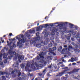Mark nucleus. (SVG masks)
<instances>
[{"label": "nucleus", "instance_id": "5", "mask_svg": "<svg viewBox=\"0 0 80 80\" xmlns=\"http://www.w3.org/2000/svg\"><path fill=\"white\" fill-rule=\"evenodd\" d=\"M71 49H73V47L72 46H69L66 49H62V52L63 54H69L70 52L69 51H70Z\"/></svg>", "mask_w": 80, "mask_h": 80}, {"label": "nucleus", "instance_id": "59", "mask_svg": "<svg viewBox=\"0 0 80 80\" xmlns=\"http://www.w3.org/2000/svg\"><path fill=\"white\" fill-rule=\"evenodd\" d=\"M37 60H39L40 59V57L38 56L37 57Z\"/></svg>", "mask_w": 80, "mask_h": 80}, {"label": "nucleus", "instance_id": "61", "mask_svg": "<svg viewBox=\"0 0 80 80\" xmlns=\"http://www.w3.org/2000/svg\"><path fill=\"white\" fill-rule=\"evenodd\" d=\"M3 62H1L0 63V65H3Z\"/></svg>", "mask_w": 80, "mask_h": 80}, {"label": "nucleus", "instance_id": "15", "mask_svg": "<svg viewBox=\"0 0 80 80\" xmlns=\"http://www.w3.org/2000/svg\"><path fill=\"white\" fill-rule=\"evenodd\" d=\"M34 64L36 67H38L39 68H42V67H43V66L42 64H39L38 65L37 63L36 62H35Z\"/></svg>", "mask_w": 80, "mask_h": 80}, {"label": "nucleus", "instance_id": "31", "mask_svg": "<svg viewBox=\"0 0 80 80\" xmlns=\"http://www.w3.org/2000/svg\"><path fill=\"white\" fill-rule=\"evenodd\" d=\"M21 67L22 68H23L25 67V65L23 64H22L21 65Z\"/></svg>", "mask_w": 80, "mask_h": 80}, {"label": "nucleus", "instance_id": "3", "mask_svg": "<svg viewBox=\"0 0 80 80\" xmlns=\"http://www.w3.org/2000/svg\"><path fill=\"white\" fill-rule=\"evenodd\" d=\"M40 33L39 32H38L36 33V35L37 37L34 38L35 39V40H32L31 41V43L32 44H33L34 43H38L39 42V40L40 39Z\"/></svg>", "mask_w": 80, "mask_h": 80}, {"label": "nucleus", "instance_id": "35", "mask_svg": "<svg viewBox=\"0 0 80 80\" xmlns=\"http://www.w3.org/2000/svg\"><path fill=\"white\" fill-rule=\"evenodd\" d=\"M16 76H17V74L15 73H14L12 74V78H15V77H16Z\"/></svg>", "mask_w": 80, "mask_h": 80}, {"label": "nucleus", "instance_id": "55", "mask_svg": "<svg viewBox=\"0 0 80 80\" xmlns=\"http://www.w3.org/2000/svg\"><path fill=\"white\" fill-rule=\"evenodd\" d=\"M15 72V71H13L12 72H11V74H14V73Z\"/></svg>", "mask_w": 80, "mask_h": 80}, {"label": "nucleus", "instance_id": "16", "mask_svg": "<svg viewBox=\"0 0 80 80\" xmlns=\"http://www.w3.org/2000/svg\"><path fill=\"white\" fill-rule=\"evenodd\" d=\"M45 52H42L41 53V54H39V55L40 57V58H44V57L43 56L45 55Z\"/></svg>", "mask_w": 80, "mask_h": 80}, {"label": "nucleus", "instance_id": "34", "mask_svg": "<svg viewBox=\"0 0 80 80\" xmlns=\"http://www.w3.org/2000/svg\"><path fill=\"white\" fill-rule=\"evenodd\" d=\"M41 61L43 63H44V64H47V62L44 60H41Z\"/></svg>", "mask_w": 80, "mask_h": 80}, {"label": "nucleus", "instance_id": "62", "mask_svg": "<svg viewBox=\"0 0 80 80\" xmlns=\"http://www.w3.org/2000/svg\"><path fill=\"white\" fill-rule=\"evenodd\" d=\"M66 68H68V67H66L64 68H62V69H66Z\"/></svg>", "mask_w": 80, "mask_h": 80}, {"label": "nucleus", "instance_id": "48", "mask_svg": "<svg viewBox=\"0 0 80 80\" xmlns=\"http://www.w3.org/2000/svg\"><path fill=\"white\" fill-rule=\"evenodd\" d=\"M17 80H22V78L20 77H18Z\"/></svg>", "mask_w": 80, "mask_h": 80}, {"label": "nucleus", "instance_id": "45", "mask_svg": "<svg viewBox=\"0 0 80 80\" xmlns=\"http://www.w3.org/2000/svg\"><path fill=\"white\" fill-rule=\"evenodd\" d=\"M2 80H7V79H6V78L5 77V76H2Z\"/></svg>", "mask_w": 80, "mask_h": 80}, {"label": "nucleus", "instance_id": "28", "mask_svg": "<svg viewBox=\"0 0 80 80\" xmlns=\"http://www.w3.org/2000/svg\"><path fill=\"white\" fill-rule=\"evenodd\" d=\"M34 32H35V31L34 30H30L29 33H33Z\"/></svg>", "mask_w": 80, "mask_h": 80}, {"label": "nucleus", "instance_id": "25", "mask_svg": "<svg viewBox=\"0 0 80 80\" xmlns=\"http://www.w3.org/2000/svg\"><path fill=\"white\" fill-rule=\"evenodd\" d=\"M69 25L70 26V28H73L72 27H73L74 26V25L73 24H72L71 23H69Z\"/></svg>", "mask_w": 80, "mask_h": 80}, {"label": "nucleus", "instance_id": "36", "mask_svg": "<svg viewBox=\"0 0 80 80\" xmlns=\"http://www.w3.org/2000/svg\"><path fill=\"white\" fill-rule=\"evenodd\" d=\"M21 75L22 77V78H25V75L24 74H22Z\"/></svg>", "mask_w": 80, "mask_h": 80}, {"label": "nucleus", "instance_id": "12", "mask_svg": "<svg viewBox=\"0 0 80 80\" xmlns=\"http://www.w3.org/2000/svg\"><path fill=\"white\" fill-rule=\"evenodd\" d=\"M67 23H68V22H65V23H62L58 24V25L56 27H59V29H60V30H62V29H63V25H65V24L66 25L67 24Z\"/></svg>", "mask_w": 80, "mask_h": 80}, {"label": "nucleus", "instance_id": "6", "mask_svg": "<svg viewBox=\"0 0 80 80\" xmlns=\"http://www.w3.org/2000/svg\"><path fill=\"white\" fill-rule=\"evenodd\" d=\"M30 67V68L32 70H35L36 69V68L35 67V66L34 63H32L31 65L30 64V62H27L25 67V68L27 69L28 68H29Z\"/></svg>", "mask_w": 80, "mask_h": 80}, {"label": "nucleus", "instance_id": "56", "mask_svg": "<svg viewBox=\"0 0 80 80\" xmlns=\"http://www.w3.org/2000/svg\"><path fill=\"white\" fill-rule=\"evenodd\" d=\"M55 8H56L55 7L52 8V10H55Z\"/></svg>", "mask_w": 80, "mask_h": 80}, {"label": "nucleus", "instance_id": "30", "mask_svg": "<svg viewBox=\"0 0 80 80\" xmlns=\"http://www.w3.org/2000/svg\"><path fill=\"white\" fill-rule=\"evenodd\" d=\"M47 58L48 60H51V58H52V57H51V56H48Z\"/></svg>", "mask_w": 80, "mask_h": 80}, {"label": "nucleus", "instance_id": "18", "mask_svg": "<svg viewBox=\"0 0 80 80\" xmlns=\"http://www.w3.org/2000/svg\"><path fill=\"white\" fill-rule=\"evenodd\" d=\"M50 43L52 45H54V46H57V43L55 42L54 41H51L50 42Z\"/></svg>", "mask_w": 80, "mask_h": 80}, {"label": "nucleus", "instance_id": "43", "mask_svg": "<svg viewBox=\"0 0 80 80\" xmlns=\"http://www.w3.org/2000/svg\"><path fill=\"white\" fill-rule=\"evenodd\" d=\"M66 78L65 77H62V80H66Z\"/></svg>", "mask_w": 80, "mask_h": 80}, {"label": "nucleus", "instance_id": "11", "mask_svg": "<svg viewBox=\"0 0 80 80\" xmlns=\"http://www.w3.org/2000/svg\"><path fill=\"white\" fill-rule=\"evenodd\" d=\"M46 71H47L46 69H44L42 72V73H40L38 74V75L40 76L41 78H43V77H44V75H45V72H46Z\"/></svg>", "mask_w": 80, "mask_h": 80}, {"label": "nucleus", "instance_id": "42", "mask_svg": "<svg viewBox=\"0 0 80 80\" xmlns=\"http://www.w3.org/2000/svg\"><path fill=\"white\" fill-rule=\"evenodd\" d=\"M46 48L45 47L42 48V50H43V51H45V50H46Z\"/></svg>", "mask_w": 80, "mask_h": 80}, {"label": "nucleus", "instance_id": "50", "mask_svg": "<svg viewBox=\"0 0 80 80\" xmlns=\"http://www.w3.org/2000/svg\"><path fill=\"white\" fill-rule=\"evenodd\" d=\"M54 68H55V69H57V65H55L54 66Z\"/></svg>", "mask_w": 80, "mask_h": 80}, {"label": "nucleus", "instance_id": "10", "mask_svg": "<svg viewBox=\"0 0 80 80\" xmlns=\"http://www.w3.org/2000/svg\"><path fill=\"white\" fill-rule=\"evenodd\" d=\"M80 44H78V45H76V47L73 48V49L74 50L75 52H77V53H79L80 50L77 48H80Z\"/></svg>", "mask_w": 80, "mask_h": 80}, {"label": "nucleus", "instance_id": "24", "mask_svg": "<svg viewBox=\"0 0 80 80\" xmlns=\"http://www.w3.org/2000/svg\"><path fill=\"white\" fill-rule=\"evenodd\" d=\"M48 37L46 38H44L45 39H46V41H47V42H50V39L49 38H48Z\"/></svg>", "mask_w": 80, "mask_h": 80}, {"label": "nucleus", "instance_id": "40", "mask_svg": "<svg viewBox=\"0 0 80 80\" xmlns=\"http://www.w3.org/2000/svg\"><path fill=\"white\" fill-rule=\"evenodd\" d=\"M50 40H54L55 38H54V37H50Z\"/></svg>", "mask_w": 80, "mask_h": 80}, {"label": "nucleus", "instance_id": "14", "mask_svg": "<svg viewBox=\"0 0 80 80\" xmlns=\"http://www.w3.org/2000/svg\"><path fill=\"white\" fill-rule=\"evenodd\" d=\"M15 70L16 72H17V76H18V77H20V76H21L22 74V73H21V72H20V71L19 70H18L17 69H15Z\"/></svg>", "mask_w": 80, "mask_h": 80}, {"label": "nucleus", "instance_id": "7", "mask_svg": "<svg viewBox=\"0 0 80 80\" xmlns=\"http://www.w3.org/2000/svg\"><path fill=\"white\" fill-rule=\"evenodd\" d=\"M57 50V47H53L52 48L49 49V50L50 52L48 53V55H51L50 53H52L53 55H56V54L55 52H54L55 50Z\"/></svg>", "mask_w": 80, "mask_h": 80}, {"label": "nucleus", "instance_id": "60", "mask_svg": "<svg viewBox=\"0 0 80 80\" xmlns=\"http://www.w3.org/2000/svg\"><path fill=\"white\" fill-rule=\"evenodd\" d=\"M48 68H52V66L51 65H49L48 66Z\"/></svg>", "mask_w": 80, "mask_h": 80}, {"label": "nucleus", "instance_id": "9", "mask_svg": "<svg viewBox=\"0 0 80 80\" xmlns=\"http://www.w3.org/2000/svg\"><path fill=\"white\" fill-rule=\"evenodd\" d=\"M8 53L9 55H10L13 56L15 55V54H17L15 52L12 51V49L11 48H10V49L8 50Z\"/></svg>", "mask_w": 80, "mask_h": 80}, {"label": "nucleus", "instance_id": "26", "mask_svg": "<svg viewBox=\"0 0 80 80\" xmlns=\"http://www.w3.org/2000/svg\"><path fill=\"white\" fill-rule=\"evenodd\" d=\"M25 33L27 34V36L28 38H29L30 37V34H28V32H25Z\"/></svg>", "mask_w": 80, "mask_h": 80}, {"label": "nucleus", "instance_id": "46", "mask_svg": "<svg viewBox=\"0 0 80 80\" xmlns=\"http://www.w3.org/2000/svg\"><path fill=\"white\" fill-rule=\"evenodd\" d=\"M47 76L48 77H52V75H50V74L49 73H47Z\"/></svg>", "mask_w": 80, "mask_h": 80}, {"label": "nucleus", "instance_id": "64", "mask_svg": "<svg viewBox=\"0 0 80 80\" xmlns=\"http://www.w3.org/2000/svg\"><path fill=\"white\" fill-rule=\"evenodd\" d=\"M75 28L76 29V30H77V29L78 28V27L75 26Z\"/></svg>", "mask_w": 80, "mask_h": 80}, {"label": "nucleus", "instance_id": "1", "mask_svg": "<svg viewBox=\"0 0 80 80\" xmlns=\"http://www.w3.org/2000/svg\"><path fill=\"white\" fill-rule=\"evenodd\" d=\"M79 70H80V69L74 68L72 71H70L69 72H68V69L62 71L61 72H60L58 74H57L56 76V77H62V76L64 74H67V73L72 74L73 73L78 72Z\"/></svg>", "mask_w": 80, "mask_h": 80}, {"label": "nucleus", "instance_id": "13", "mask_svg": "<svg viewBox=\"0 0 80 80\" xmlns=\"http://www.w3.org/2000/svg\"><path fill=\"white\" fill-rule=\"evenodd\" d=\"M42 33H45L44 35V38H46L47 37H48V35H49L48 32H47V30L46 29L43 31L42 32Z\"/></svg>", "mask_w": 80, "mask_h": 80}, {"label": "nucleus", "instance_id": "47", "mask_svg": "<svg viewBox=\"0 0 80 80\" xmlns=\"http://www.w3.org/2000/svg\"><path fill=\"white\" fill-rule=\"evenodd\" d=\"M73 60H74V58H71V62H74Z\"/></svg>", "mask_w": 80, "mask_h": 80}, {"label": "nucleus", "instance_id": "58", "mask_svg": "<svg viewBox=\"0 0 80 80\" xmlns=\"http://www.w3.org/2000/svg\"><path fill=\"white\" fill-rule=\"evenodd\" d=\"M50 25L51 27H53V23L50 24Z\"/></svg>", "mask_w": 80, "mask_h": 80}, {"label": "nucleus", "instance_id": "33", "mask_svg": "<svg viewBox=\"0 0 80 80\" xmlns=\"http://www.w3.org/2000/svg\"><path fill=\"white\" fill-rule=\"evenodd\" d=\"M13 57V55H11V56H9L8 58L9 60H10V59H11V58H12Z\"/></svg>", "mask_w": 80, "mask_h": 80}, {"label": "nucleus", "instance_id": "21", "mask_svg": "<svg viewBox=\"0 0 80 80\" xmlns=\"http://www.w3.org/2000/svg\"><path fill=\"white\" fill-rule=\"evenodd\" d=\"M36 46L38 48H40L41 47V46H43V45H42V44L41 43H40V44H37L36 45Z\"/></svg>", "mask_w": 80, "mask_h": 80}, {"label": "nucleus", "instance_id": "23", "mask_svg": "<svg viewBox=\"0 0 80 80\" xmlns=\"http://www.w3.org/2000/svg\"><path fill=\"white\" fill-rule=\"evenodd\" d=\"M55 41H56V42H57V43H59L60 41L59 40V39L58 38V37L56 38L55 39Z\"/></svg>", "mask_w": 80, "mask_h": 80}, {"label": "nucleus", "instance_id": "37", "mask_svg": "<svg viewBox=\"0 0 80 80\" xmlns=\"http://www.w3.org/2000/svg\"><path fill=\"white\" fill-rule=\"evenodd\" d=\"M75 79H77V80H80V77L79 76L78 77H76L75 78Z\"/></svg>", "mask_w": 80, "mask_h": 80}, {"label": "nucleus", "instance_id": "2", "mask_svg": "<svg viewBox=\"0 0 80 80\" xmlns=\"http://www.w3.org/2000/svg\"><path fill=\"white\" fill-rule=\"evenodd\" d=\"M21 37L22 39H21V38L20 37L19 38L18 36L16 37V39L18 40L19 42H18L17 43V46H19L20 45H22V43H24L25 42L26 38L24 37V36L23 35H22L21 36Z\"/></svg>", "mask_w": 80, "mask_h": 80}, {"label": "nucleus", "instance_id": "54", "mask_svg": "<svg viewBox=\"0 0 80 80\" xmlns=\"http://www.w3.org/2000/svg\"><path fill=\"white\" fill-rule=\"evenodd\" d=\"M13 47H16V45L15 44H13L12 45Z\"/></svg>", "mask_w": 80, "mask_h": 80}, {"label": "nucleus", "instance_id": "51", "mask_svg": "<svg viewBox=\"0 0 80 80\" xmlns=\"http://www.w3.org/2000/svg\"><path fill=\"white\" fill-rule=\"evenodd\" d=\"M54 80H60V78H57L55 79Z\"/></svg>", "mask_w": 80, "mask_h": 80}, {"label": "nucleus", "instance_id": "52", "mask_svg": "<svg viewBox=\"0 0 80 80\" xmlns=\"http://www.w3.org/2000/svg\"><path fill=\"white\" fill-rule=\"evenodd\" d=\"M71 40L72 41H75V39H74V38H72Z\"/></svg>", "mask_w": 80, "mask_h": 80}, {"label": "nucleus", "instance_id": "20", "mask_svg": "<svg viewBox=\"0 0 80 80\" xmlns=\"http://www.w3.org/2000/svg\"><path fill=\"white\" fill-rule=\"evenodd\" d=\"M79 34L78 33L77 34V37H76V38L78 40V42H79V43H80V37H79V36H78V35H79Z\"/></svg>", "mask_w": 80, "mask_h": 80}, {"label": "nucleus", "instance_id": "29", "mask_svg": "<svg viewBox=\"0 0 80 80\" xmlns=\"http://www.w3.org/2000/svg\"><path fill=\"white\" fill-rule=\"evenodd\" d=\"M57 30V28H52V31H53V32H55Z\"/></svg>", "mask_w": 80, "mask_h": 80}, {"label": "nucleus", "instance_id": "39", "mask_svg": "<svg viewBox=\"0 0 80 80\" xmlns=\"http://www.w3.org/2000/svg\"><path fill=\"white\" fill-rule=\"evenodd\" d=\"M52 46H53V45H52L51 43L48 44V47L51 48L52 47Z\"/></svg>", "mask_w": 80, "mask_h": 80}, {"label": "nucleus", "instance_id": "38", "mask_svg": "<svg viewBox=\"0 0 80 80\" xmlns=\"http://www.w3.org/2000/svg\"><path fill=\"white\" fill-rule=\"evenodd\" d=\"M7 60H8V59H5V60L4 61V63H7V62H8Z\"/></svg>", "mask_w": 80, "mask_h": 80}, {"label": "nucleus", "instance_id": "32", "mask_svg": "<svg viewBox=\"0 0 80 80\" xmlns=\"http://www.w3.org/2000/svg\"><path fill=\"white\" fill-rule=\"evenodd\" d=\"M71 34H70V36H68L67 38V39L68 40H69L70 39V37H71Z\"/></svg>", "mask_w": 80, "mask_h": 80}, {"label": "nucleus", "instance_id": "49", "mask_svg": "<svg viewBox=\"0 0 80 80\" xmlns=\"http://www.w3.org/2000/svg\"><path fill=\"white\" fill-rule=\"evenodd\" d=\"M78 60V58L77 57H75L74 58V61H77V60Z\"/></svg>", "mask_w": 80, "mask_h": 80}, {"label": "nucleus", "instance_id": "4", "mask_svg": "<svg viewBox=\"0 0 80 80\" xmlns=\"http://www.w3.org/2000/svg\"><path fill=\"white\" fill-rule=\"evenodd\" d=\"M18 58V61L20 63H21V60H23L24 59V56L19 55L18 53H16L15 54V57L13 58L14 60H17V58Z\"/></svg>", "mask_w": 80, "mask_h": 80}, {"label": "nucleus", "instance_id": "27", "mask_svg": "<svg viewBox=\"0 0 80 80\" xmlns=\"http://www.w3.org/2000/svg\"><path fill=\"white\" fill-rule=\"evenodd\" d=\"M62 49V46H60L59 48H58V51H59V52H60L61 51V50Z\"/></svg>", "mask_w": 80, "mask_h": 80}, {"label": "nucleus", "instance_id": "17", "mask_svg": "<svg viewBox=\"0 0 80 80\" xmlns=\"http://www.w3.org/2000/svg\"><path fill=\"white\" fill-rule=\"evenodd\" d=\"M40 43H42V46H43V45H47V44L48 43V42H47V41H45L44 42L43 41L41 42Z\"/></svg>", "mask_w": 80, "mask_h": 80}, {"label": "nucleus", "instance_id": "57", "mask_svg": "<svg viewBox=\"0 0 80 80\" xmlns=\"http://www.w3.org/2000/svg\"><path fill=\"white\" fill-rule=\"evenodd\" d=\"M48 26V24H46L45 25V27H47Z\"/></svg>", "mask_w": 80, "mask_h": 80}, {"label": "nucleus", "instance_id": "53", "mask_svg": "<svg viewBox=\"0 0 80 80\" xmlns=\"http://www.w3.org/2000/svg\"><path fill=\"white\" fill-rule=\"evenodd\" d=\"M2 55H3V54L2 53L0 54V58H2Z\"/></svg>", "mask_w": 80, "mask_h": 80}, {"label": "nucleus", "instance_id": "41", "mask_svg": "<svg viewBox=\"0 0 80 80\" xmlns=\"http://www.w3.org/2000/svg\"><path fill=\"white\" fill-rule=\"evenodd\" d=\"M63 30L64 32H66L67 31V28L66 27H64L63 28Z\"/></svg>", "mask_w": 80, "mask_h": 80}, {"label": "nucleus", "instance_id": "44", "mask_svg": "<svg viewBox=\"0 0 80 80\" xmlns=\"http://www.w3.org/2000/svg\"><path fill=\"white\" fill-rule=\"evenodd\" d=\"M40 27H38L36 29V31H40Z\"/></svg>", "mask_w": 80, "mask_h": 80}, {"label": "nucleus", "instance_id": "63", "mask_svg": "<svg viewBox=\"0 0 80 80\" xmlns=\"http://www.w3.org/2000/svg\"><path fill=\"white\" fill-rule=\"evenodd\" d=\"M9 35L10 37H11L12 35V33H10L9 34Z\"/></svg>", "mask_w": 80, "mask_h": 80}, {"label": "nucleus", "instance_id": "19", "mask_svg": "<svg viewBox=\"0 0 80 80\" xmlns=\"http://www.w3.org/2000/svg\"><path fill=\"white\" fill-rule=\"evenodd\" d=\"M7 53H4L3 54V58L6 59H8V58H7Z\"/></svg>", "mask_w": 80, "mask_h": 80}, {"label": "nucleus", "instance_id": "22", "mask_svg": "<svg viewBox=\"0 0 80 80\" xmlns=\"http://www.w3.org/2000/svg\"><path fill=\"white\" fill-rule=\"evenodd\" d=\"M13 65H15L14 67H17L18 68V62H16L15 64H13Z\"/></svg>", "mask_w": 80, "mask_h": 80}, {"label": "nucleus", "instance_id": "8", "mask_svg": "<svg viewBox=\"0 0 80 80\" xmlns=\"http://www.w3.org/2000/svg\"><path fill=\"white\" fill-rule=\"evenodd\" d=\"M0 74L1 75H5H5H6V77L8 78H9V77L11 75L10 73L8 72H2V71L0 72Z\"/></svg>", "mask_w": 80, "mask_h": 80}]
</instances>
